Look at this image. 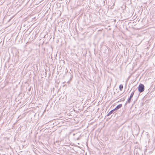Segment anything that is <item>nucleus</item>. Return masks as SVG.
I'll list each match as a JSON object with an SVG mask.
<instances>
[{"label": "nucleus", "mask_w": 155, "mask_h": 155, "mask_svg": "<svg viewBox=\"0 0 155 155\" xmlns=\"http://www.w3.org/2000/svg\"><path fill=\"white\" fill-rule=\"evenodd\" d=\"M68 83L69 84V81H68Z\"/></svg>", "instance_id": "nucleus-6"}, {"label": "nucleus", "mask_w": 155, "mask_h": 155, "mask_svg": "<svg viewBox=\"0 0 155 155\" xmlns=\"http://www.w3.org/2000/svg\"><path fill=\"white\" fill-rule=\"evenodd\" d=\"M134 91L131 94L130 96V97L128 99L127 102V103H130L131 102V98H132L134 94Z\"/></svg>", "instance_id": "nucleus-2"}, {"label": "nucleus", "mask_w": 155, "mask_h": 155, "mask_svg": "<svg viewBox=\"0 0 155 155\" xmlns=\"http://www.w3.org/2000/svg\"><path fill=\"white\" fill-rule=\"evenodd\" d=\"M119 89L120 91H122L123 88V86L122 84H120L119 86Z\"/></svg>", "instance_id": "nucleus-5"}, {"label": "nucleus", "mask_w": 155, "mask_h": 155, "mask_svg": "<svg viewBox=\"0 0 155 155\" xmlns=\"http://www.w3.org/2000/svg\"><path fill=\"white\" fill-rule=\"evenodd\" d=\"M138 89L140 93H141L144 90V85L143 84H140L139 86Z\"/></svg>", "instance_id": "nucleus-1"}, {"label": "nucleus", "mask_w": 155, "mask_h": 155, "mask_svg": "<svg viewBox=\"0 0 155 155\" xmlns=\"http://www.w3.org/2000/svg\"><path fill=\"white\" fill-rule=\"evenodd\" d=\"M122 106V104H120L118 105L115 108H114V109H115V110H118L120 108V107H121Z\"/></svg>", "instance_id": "nucleus-3"}, {"label": "nucleus", "mask_w": 155, "mask_h": 155, "mask_svg": "<svg viewBox=\"0 0 155 155\" xmlns=\"http://www.w3.org/2000/svg\"><path fill=\"white\" fill-rule=\"evenodd\" d=\"M115 110V109H114L113 110H111L108 114L107 115V116H109V115H110V114H111L112 113H113V112Z\"/></svg>", "instance_id": "nucleus-4"}]
</instances>
